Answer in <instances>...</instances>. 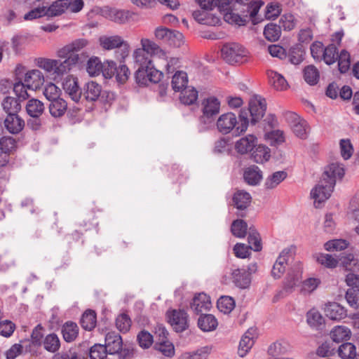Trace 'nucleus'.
I'll return each instance as SVG.
<instances>
[{"mask_svg": "<svg viewBox=\"0 0 359 359\" xmlns=\"http://www.w3.org/2000/svg\"><path fill=\"white\" fill-rule=\"evenodd\" d=\"M188 83V76L183 71L177 72L172 76L171 85L175 92H180L185 88Z\"/></svg>", "mask_w": 359, "mask_h": 359, "instance_id": "4c0bfd02", "label": "nucleus"}, {"mask_svg": "<svg viewBox=\"0 0 359 359\" xmlns=\"http://www.w3.org/2000/svg\"><path fill=\"white\" fill-rule=\"evenodd\" d=\"M137 340L141 348L147 349L154 343V337L149 332L143 330L138 333Z\"/></svg>", "mask_w": 359, "mask_h": 359, "instance_id": "bf43d9fd", "label": "nucleus"}, {"mask_svg": "<svg viewBox=\"0 0 359 359\" xmlns=\"http://www.w3.org/2000/svg\"><path fill=\"white\" fill-rule=\"evenodd\" d=\"M42 344L46 351L55 353L60 347V341L56 334L51 333L46 336Z\"/></svg>", "mask_w": 359, "mask_h": 359, "instance_id": "79ce46f5", "label": "nucleus"}, {"mask_svg": "<svg viewBox=\"0 0 359 359\" xmlns=\"http://www.w3.org/2000/svg\"><path fill=\"white\" fill-rule=\"evenodd\" d=\"M135 62L138 66L135 79L139 86H146L149 83H157L163 76L162 72L155 68L151 55L142 48L134 51Z\"/></svg>", "mask_w": 359, "mask_h": 359, "instance_id": "f03ea898", "label": "nucleus"}, {"mask_svg": "<svg viewBox=\"0 0 359 359\" xmlns=\"http://www.w3.org/2000/svg\"><path fill=\"white\" fill-rule=\"evenodd\" d=\"M231 279L234 285L240 289L248 288L251 284L252 277L245 268H238L232 271Z\"/></svg>", "mask_w": 359, "mask_h": 359, "instance_id": "dca6fc26", "label": "nucleus"}, {"mask_svg": "<svg viewBox=\"0 0 359 359\" xmlns=\"http://www.w3.org/2000/svg\"><path fill=\"white\" fill-rule=\"evenodd\" d=\"M109 354L118 353L123 346V341L121 335L114 332H109L105 337V345Z\"/></svg>", "mask_w": 359, "mask_h": 359, "instance_id": "412c9836", "label": "nucleus"}, {"mask_svg": "<svg viewBox=\"0 0 359 359\" xmlns=\"http://www.w3.org/2000/svg\"><path fill=\"white\" fill-rule=\"evenodd\" d=\"M330 338L334 342L340 343L350 338L351 330L345 326H336L330 332Z\"/></svg>", "mask_w": 359, "mask_h": 359, "instance_id": "58836bf2", "label": "nucleus"}, {"mask_svg": "<svg viewBox=\"0 0 359 359\" xmlns=\"http://www.w3.org/2000/svg\"><path fill=\"white\" fill-rule=\"evenodd\" d=\"M16 148L15 140L10 136H4L0 139V150L11 154Z\"/></svg>", "mask_w": 359, "mask_h": 359, "instance_id": "338daca9", "label": "nucleus"}, {"mask_svg": "<svg viewBox=\"0 0 359 359\" xmlns=\"http://www.w3.org/2000/svg\"><path fill=\"white\" fill-rule=\"evenodd\" d=\"M303 73L305 81L310 86H314L318 82L320 73L315 66H306L304 67Z\"/></svg>", "mask_w": 359, "mask_h": 359, "instance_id": "49530a36", "label": "nucleus"}, {"mask_svg": "<svg viewBox=\"0 0 359 359\" xmlns=\"http://www.w3.org/2000/svg\"><path fill=\"white\" fill-rule=\"evenodd\" d=\"M62 88L69 97L75 102L82 98V88L79 85L78 79L68 75L62 81Z\"/></svg>", "mask_w": 359, "mask_h": 359, "instance_id": "4468645a", "label": "nucleus"}, {"mask_svg": "<svg viewBox=\"0 0 359 359\" xmlns=\"http://www.w3.org/2000/svg\"><path fill=\"white\" fill-rule=\"evenodd\" d=\"M199 6L204 10H212L214 7H218L220 11H226L229 7L233 0H198Z\"/></svg>", "mask_w": 359, "mask_h": 359, "instance_id": "72a5a7b5", "label": "nucleus"}, {"mask_svg": "<svg viewBox=\"0 0 359 359\" xmlns=\"http://www.w3.org/2000/svg\"><path fill=\"white\" fill-rule=\"evenodd\" d=\"M339 71L341 74L346 73L351 65V56L346 50H342L337 56Z\"/></svg>", "mask_w": 359, "mask_h": 359, "instance_id": "6e6d98bb", "label": "nucleus"}, {"mask_svg": "<svg viewBox=\"0 0 359 359\" xmlns=\"http://www.w3.org/2000/svg\"><path fill=\"white\" fill-rule=\"evenodd\" d=\"M1 106L4 111L7 114L19 113L21 110V104L18 99L6 96L1 102Z\"/></svg>", "mask_w": 359, "mask_h": 359, "instance_id": "ea45409f", "label": "nucleus"}, {"mask_svg": "<svg viewBox=\"0 0 359 359\" xmlns=\"http://www.w3.org/2000/svg\"><path fill=\"white\" fill-rule=\"evenodd\" d=\"M291 128L297 137L302 140H304L307 137V122L304 119L302 118L299 120V121L292 125Z\"/></svg>", "mask_w": 359, "mask_h": 359, "instance_id": "e2e57ef3", "label": "nucleus"}, {"mask_svg": "<svg viewBox=\"0 0 359 359\" xmlns=\"http://www.w3.org/2000/svg\"><path fill=\"white\" fill-rule=\"evenodd\" d=\"M217 306L221 312L229 313L235 307V301L229 296H222L217 300Z\"/></svg>", "mask_w": 359, "mask_h": 359, "instance_id": "5fc2aeb1", "label": "nucleus"}, {"mask_svg": "<svg viewBox=\"0 0 359 359\" xmlns=\"http://www.w3.org/2000/svg\"><path fill=\"white\" fill-rule=\"evenodd\" d=\"M256 330L253 328L248 329L243 335L238 346V354L240 357H245L252 348L255 343Z\"/></svg>", "mask_w": 359, "mask_h": 359, "instance_id": "a211bd4d", "label": "nucleus"}, {"mask_svg": "<svg viewBox=\"0 0 359 359\" xmlns=\"http://www.w3.org/2000/svg\"><path fill=\"white\" fill-rule=\"evenodd\" d=\"M190 306L196 314L203 311H208L211 307L210 297L203 292L198 293L193 298Z\"/></svg>", "mask_w": 359, "mask_h": 359, "instance_id": "4be33fe9", "label": "nucleus"}, {"mask_svg": "<svg viewBox=\"0 0 359 359\" xmlns=\"http://www.w3.org/2000/svg\"><path fill=\"white\" fill-rule=\"evenodd\" d=\"M165 316L175 332L181 333L189 328V315L184 310L170 309L167 311Z\"/></svg>", "mask_w": 359, "mask_h": 359, "instance_id": "6e6552de", "label": "nucleus"}, {"mask_svg": "<svg viewBox=\"0 0 359 359\" xmlns=\"http://www.w3.org/2000/svg\"><path fill=\"white\" fill-rule=\"evenodd\" d=\"M306 322L311 327L321 330L324 327L325 320L320 313L313 308L306 313Z\"/></svg>", "mask_w": 359, "mask_h": 359, "instance_id": "cd10ccee", "label": "nucleus"}, {"mask_svg": "<svg viewBox=\"0 0 359 359\" xmlns=\"http://www.w3.org/2000/svg\"><path fill=\"white\" fill-rule=\"evenodd\" d=\"M344 175L342 164L332 163L326 166L319 183L311 191L315 203H321L328 199L334 191L337 180H341Z\"/></svg>", "mask_w": 359, "mask_h": 359, "instance_id": "f257e3e1", "label": "nucleus"}, {"mask_svg": "<svg viewBox=\"0 0 359 359\" xmlns=\"http://www.w3.org/2000/svg\"><path fill=\"white\" fill-rule=\"evenodd\" d=\"M100 43L102 46L107 49L111 50L116 48H121V57L125 59L129 53V44L128 42L123 40L119 36H111L100 39Z\"/></svg>", "mask_w": 359, "mask_h": 359, "instance_id": "ddd939ff", "label": "nucleus"}, {"mask_svg": "<svg viewBox=\"0 0 359 359\" xmlns=\"http://www.w3.org/2000/svg\"><path fill=\"white\" fill-rule=\"evenodd\" d=\"M267 75L270 83L278 90H282L286 88L287 85L285 79L278 72L269 70L267 72Z\"/></svg>", "mask_w": 359, "mask_h": 359, "instance_id": "a18cd8bd", "label": "nucleus"}, {"mask_svg": "<svg viewBox=\"0 0 359 359\" xmlns=\"http://www.w3.org/2000/svg\"><path fill=\"white\" fill-rule=\"evenodd\" d=\"M263 2L260 1H249L244 7L241 9L243 17L248 15L253 18L257 15Z\"/></svg>", "mask_w": 359, "mask_h": 359, "instance_id": "8fccbe9b", "label": "nucleus"}, {"mask_svg": "<svg viewBox=\"0 0 359 359\" xmlns=\"http://www.w3.org/2000/svg\"><path fill=\"white\" fill-rule=\"evenodd\" d=\"M248 248L255 252H259L262 249L261 236L254 226L249 227L248 236Z\"/></svg>", "mask_w": 359, "mask_h": 359, "instance_id": "473e14b6", "label": "nucleus"}, {"mask_svg": "<svg viewBox=\"0 0 359 359\" xmlns=\"http://www.w3.org/2000/svg\"><path fill=\"white\" fill-rule=\"evenodd\" d=\"M250 114L251 125H255L264 116L266 111V101L259 95H255L249 102V107L245 109Z\"/></svg>", "mask_w": 359, "mask_h": 359, "instance_id": "9b49d317", "label": "nucleus"}, {"mask_svg": "<svg viewBox=\"0 0 359 359\" xmlns=\"http://www.w3.org/2000/svg\"><path fill=\"white\" fill-rule=\"evenodd\" d=\"M154 348L166 357L172 358L175 355L174 345L168 339L161 341H156Z\"/></svg>", "mask_w": 359, "mask_h": 359, "instance_id": "09e8293b", "label": "nucleus"}, {"mask_svg": "<svg viewBox=\"0 0 359 359\" xmlns=\"http://www.w3.org/2000/svg\"><path fill=\"white\" fill-rule=\"evenodd\" d=\"M88 44V41L84 39H79L74 41L72 43L65 46L58 50L57 55L59 57L57 61V65L55 67L54 77L63 76L67 74L77 61V57H69V54L71 50L74 49L75 46H86Z\"/></svg>", "mask_w": 359, "mask_h": 359, "instance_id": "20e7f679", "label": "nucleus"}, {"mask_svg": "<svg viewBox=\"0 0 359 359\" xmlns=\"http://www.w3.org/2000/svg\"><path fill=\"white\" fill-rule=\"evenodd\" d=\"M131 319L126 313H121L116 319V327L122 332H127L131 326Z\"/></svg>", "mask_w": 359, "mask_h": 359, "instance_id": "052dcab7", "label": "nucleus"}, {"mask_svg": "<svg viewBox=\"0 0 359 359\" xmlns=\"http://www.w3.org/2000/svg\"><path fill=\"white\" fill-rule=\"evenodd\" d=\"M248 231H249L248 224L243 219H236L231 224V232L237 238H244L246 236Z\"/></svg>", "mask_w": 359, "mask_h": 359, "instance_id": "37998d69", "label": "nucleus"}, {"mask_svg": "<svg viewBox=\"0 0 359 359\" xmlns=\"http://www.w3.org/2000/svg\"><path fill=\"white\" fill-rule=\"evenodd\" d=\"M346 283L349 288L346 292V299L350 306L359 308V275L348 273L346 276Z\"/></svg>", "mask_w": 359, "mask_h": 359, "instance_id": "1a4fd4ad", "label": "nucleus"}, {"mask_svg": "<svg viewBox=\"0 0 359 359\" xmlns=\"http://www.w3.org/2000/svg\"><path fill=\"white\" fill-rule=\"evenodd\" d=\"M303 267L300 262H296L290 269L285 278L281 293L290 294L295 287L299 286L302 278Z\"/></svg>", "mask_w": 359, "mask_h": 359, "instance_id": "9d476101", "label": "nucleus"}, {"mask_svg": "<svg viewBox=\"0 0 359 359\" xmlns=\"http://www.w3.org/2000/svg\"><path fill=\"white\" fill-rule=\"evenodd\" d=\"M48 108L52 116L55 118L61 117L67 109V103L64 99L60 97L50 101Z\"/></svg>", "mask_w": 359, "mask_h": 359, "instance_id": "2f4dec72", "label": "nucleus"}, {"mask_svg": "<svg viewBox=\"0 0 359 359\" xmlns=\"http://www.w3.org/2000/svg\"><path fill=\"white\" fill-rule=\"evenodd\" d=\"M263 33L267 41L271 42L277 41L281 36L280 26L273 22L268 23L264 27Z\"/></svg>", "mask_w": 359, "mask_h": 359, "instance_id": "e433bc0d", "label": "nucleus"}, {"mask_svg": "<svg viewBox=\"0 0 359 359\" xmlns=\"http://www.w3.org/2000/svg\"><path fill=\"white\" fill-rule=\"evenodd\" d=\"M61 332L64 340L67 342H72L78 337L79 327L76 323L67 321L62 325Z\"/></svg>", "mask_w": 359, "mask_h": 359, "instance_id": "c756f323", "label": "nucleus"}, {"mask_svg": "<svg viewBox=\"0 0 359 359\" xmlns=\"http://www.w3.org/2000/svg\"><path fill=\"white\" fill-rule=\"evenodd\" d=\"M287 177V172L284 170L276 171L269 175L264 182L266 189H273L280 184Z\"/></svg>", "mask_w": 359, "mask_h": 359, "instance_id": "f704fd0d", "label": "nucleus"}, {"mask_svg": "<svg viewBox=\"0 0 359 359\" xmlns=\"http://www.w3.org/2000/svg\"><path fill=\"white\" fill-rule=\"evenodd\" d=\"M26 111L30 117L41 116L44 111L43 103L38 99L32 98L26 104Z\"/></svg>", "mask_w": 359, "mask_h": 359, "instance_id": "c9c22d12", "label": "nucleus"}, {"mask_svg": "<svg viewBox=\"0 0 359 359\" xmlns=\"http://www.w3.org/2000/svg\"><path fill=\"white\" fill-rule=\"evenodd\" d=\"M222 57L227 63L235 65L247 60L248 50L241 44L229 43L224 44L222 49Z\"/></svg>", "mask_w": 359, "mask_h": 359, "instance_id": "423d86ee", "label": "nucleus"}, {"mask_svg": "<svg viewBox=\"0 0 359 359\" xmlns=\"http://www.w3.org/2000/svg\"><path fill=\"white\" fill-rule=\"evenodd\" d=\"M248 126V112L245 109H241L238 120L234 113L227 112L222 114L217 121V128L223 135L233 132L234 135L238 136L246 131Z\"/></svg>", "mask_w": 359, "mask_h": 359, "instance_id": "7ed1b4c3", "label": "nucleus"}, {"mask_svg": "<svg viewBox=\"0 0 359 359\" xmlns=\"http://www.w3.org/2000/svg\"><path fill=\"white\" fill-rule=\"evenodd\" d=\"M60 89L53 83L47 84L43 90L44 96L50 102L60 98Z\"/></svg>", "mask_w": 359, "mask_h": 359, "instance_id": "69168bd1", "label": "nucleus"}, {"mask_svg": "<svg viewBox=\"0 0 359 359\" xmlns=\"http://www.w3.org/2000/svg\"><path fill=\"white\" fill-rule=\"evenodd\" d=\"M24 81L28 89L36 90L44 83V76L39 69L28 71L25 75Z\"/></svg>", "mask_w": 359, "mask_h": 359, "instance_id": "6ab92c4d", "label": "nucleus"}, {"mask_svg": "<svg viewBox=\"0 0 359 359\" xmlns=\"http://www.w3.org/2000/svg\"><path fill=\"white\" fill-rule=\"evenodd\" d=\"M293 254L294 248L292 247L285 248L280 252L271 270V276L275 279H278L283 276L285 271L286 265H287L289 260L292 258Z\"/></svg>", "mask_w": 359, "mask_h": 359, "instance_id": "f8f14e48", "label": "nucleus"}, {"mask_svg": "<svg viewBox=\"0 0 359 359\" xmlns=\"http://www.w3.org/2000/svg\"><path fill=\"white\" fill-rule=\"evenodd\" d=\"M4 124L10 133L18 134L25 127V121L18 115V113H10L7 114Z\"/></svg>", "mask_w": 359, "mask_h": 359, "instance_id": "f3484780", "label": "nucleus"}, {"mask_svg": "<svg viewBox=\"0 0 359 359\" xmlns=\"http://www.w3.org/2000/svg\"><path fill=\"white\" fill-rule=\"evenodd\" d=\"M67 2L61 1V3H58V1L53 2L48 7L46 6V13H47L46 16L53 17L57 16L66 11L68 8Z\"/></svg>", "mask_w": 359, "mask_h": 359, "instance_id": "864d4df0", "label": "nucleus"}, {"mask_svg": "<svg viewBox=\"0 0 359 359\" xmlns=\"http://www.w3.org/2000/svg\"><path fill=\"white\" fill-rule=\"evenodd\" d=\"M141 45L142 47V49L147 53L148 55H151V57L162 52V49L158 44L148 39H142Z\"/></svg>", "mask_w": 359, "mask_h": 359, "instance_id": "4d7b16f0", "label": "nucleus"}, {"mask_svg": "<svg viewBox=\"0 0 359 359\" xmlns=\"http://www.w3.org/2000/svg\"><path fill=\"white\" fill-rule=\"evenodd\" d=\"M181 92L180 101L182 104L186 105H191L194 104L198 98V91L194 88H184Z\"/></svg>", "mask_w": 359, "mask_h": 359, "instance_id": "603ef678", "label": "nucleus"}, {"mask_svg": "<svg viewBox=\"0 0 359 359\" xmlns=\"http://www.w3.org/2000/svg\"><path fill=\"white\" fill-rule=\"evenodd\" d=\"M27 88L25 83H23L21 80L13 84V92L17 96L16 99L20 102L29 98V95L27 92Z\"/></svg>", "mask_w": 359, "mask_h": 359, "instance_id": "0e129e2a", "label": "nucleus"}, {"mask_svg": "<svg viewBox=\"0 0 359 359\" xmlns=\"http://www.w3.org/2000/svg\"><path fill=\"white\" fill-rule=\"evenodd\" d=\"M103 64L97 57L89 58L86 63V71L91 76H95L101 74Z\"/></svg>", "mask_w": 359, "mask_h": 359, "instance_id": "3c124183", "label": "nucleus"}, {"mask_svg": "<svg viewBox=\"0 0 359 359\" xmlns=\"http://www.w3.org/2000/svg\"><path fill=\"white\" fill-rule=\"evenodd\" d=\"M262 177V171L255 165L246 168L243 171L244 181L249 185L257 186L259 184Z\"/></svg>", "mask_w": 359, "mask_h": 359, "instance_id": "b1692460", "label": "nucleus"}, {"mask_svg": "<svg viewBox=\"0 0 359 359\" xmlns=\"http://www.w3.org/2000/svg\"><path fill=\"white\" fill-rule=\"evenodd\" d=\"M320 283V280L315 278H309L302 282L301 281L300 292L304 294H309L314 291Z\"/></svg>", "mask_w": 359, "mask_h": 359, "instance_id": "13d9d810", "label": "nucleus"}, {"mask_svg": "<svg viewBox=\"0 0 359 359\" xmlns=\"http://www.w3.org/2000/svg\"><path fill=\"white\" fill-rule=\"evenodd\" d=\"M217 325V320L212 314H202L198 318V327L203 332L213 331Z\"/></svg>", "mask_w": 359, "mask_h": 359, "instance_id": "a878e982", "label": "nucleus"}, {"mask_svg": "<svg viewBox=\"0 0 359 359\" xmlns=\"http://www.w3.org/2000/svg\"><path fill=\"white\" fill-rule=\"evenodd\" d=\"M305 50L301 43H297L292 46L287 53L288 60L293 65L300 64L304 59Z\"/></svg>", "mask_w": 359, "mask_h": 359, "instance_id": "7c9ffc66", "label": "nucleus"}, {"mask_svg": "<svg viewBox=\"0 0 359 359\" xmlns=\"http://www.w3.org/2000/svg\"><path fill=\"white\" fill-rule=\"evenodd\" d=\"M135 13L128 10H120L109 8L107 13V17L111 21L118 24H125L133 19Z\"/></svg>", "mask_w": 359, "mask_h": 359, "instance_id": "5701e85b", "label": "nucleus"}, {"mask_svg": "<svg viewBox=\"0 0 359 359\" xmlns=\"http://www.w3.org/2000/svg\"><path fill=\"white\" fill-rule=\"evenodd\" d=\"M348 243L344 239H334L329 241L325 244V249L327 251H341L345 250Z\"/></svg>", "mask_w": 359, "mask_h": 359, "instance_id": "680f3d73", "label": "nucleus"}, {"mask_svg": "<svg viewBox=\"0 0 359 359\" xmlns=\"http://www.w3.org/2000/svg\"><path fill=\"white\" fill-rule=\"evenodd\" d=\"M338 55V49L336 45L330 43L327 47H324L322 59L327 65H330L337 61Z\"/></svg>", "mask_w": 359, "mask_h": 359, "instance_id": "de8ad7c7", "label": "nucleus"}, {"mask_svg": "<svg viewBox=\"0 0 359 359\" xmlns=\"http://www.w3.org/2000/svg\"><path fill=\"white\" fill-rule=\"evenodd\" d=\"M325 316L332 320H340L346 317V310L337 302H329L324 308Z\"/></svg>", "mask_w": 359, "mask_h": 359, "instance_id": "aec40b11", "label": "nucleus"}, {"mask_svg": "<svg viewBox=\"0 0 359 359\" xmlns=\"http://www.w3.org/2000/svg\"><path fill=\"white\" fill-rule=\"evenodd\" d=\"M201 105L203 114L199 117V121L208 128L214 123L215 117L219 112L220 101L216 97L210 96L203 100Z\"/></svg>", "mask_w": 359, "mask_h": 359, "instance_id": "0eeeda50", "label": "nucleus"}, {"mask_svg": "<svg viewBox=\"0 0 359 359\" xmlns=\"http://www.w3.org/2000/svg\"><path fill=\"white\" fill-rule=\"evenodd\" d=\"M252 197L250 194L244 191H238L233 196L234 206L238 210L237 216L246 217L245 209L250 205Z\"/></svg>", "mask_w": 359, "mask_h": 359, "instance_id": "2eb2a0df", "label": "nucleus"}, {"mask_svg": "<svg viewBox=\"0 0 359 359\" xmlns=\"http://www.w3.org/2000/svg\"><path fill=\"white\" fill-rule=\"evenodd\" d=\"M54 359H86L85 356H82L81 353H79L76 348H69L67 351H62L61 353H56Z\"/></svg>", "mask_w": 359, "mask_h": 359, "instance_id": "774afa93", "label": "nucleus"}, {"mask_svg": "<svg viewBox=\"0 0 359 359\" xmlns=\"http://www.w3.org/2000/svg\"><path fill=\"white\" fill-rule=\"evenodd\" d=\"M257 137L253 135H249L241 138L236 143V151L242 154L252 151L256 146Z\"/></svg>", "mask_w": 359, "mask_h": 359, "instance_id": "393cba45", "label": "nucleus"}, {"mask_svg": "<svg viewBox=\"0 0 359 359\" xmlns=\"http://www.w3.org/2000/svg\"><path fill=\"white\" fill-rule=\"evenodd\" d=\"M82 98L88 102H99L104 105H111L115 100V94L103 90L102 86L94 81H88L82 88Z\"/></svg>", "mask_w": 359, "mask_h": 359, "instance_id": "39448f33", "label": "nucleus"}, {"mask_svg": "<svg viewBox=\"0 0 359 359\" xmlns=\"http://www.w3.org/2000/svg\"><path fill=\"white\" fill-rule=\"evenodd\" d=\"M338 355L341 359H358L359 354L356 352V346L351 342H344L337 348Z\"/></svg>", "mask_w": 359, "mask_h": 359, "instance_id": "c85d7f7f", "label": "nucleus"}, {"mask_svg": "<svg viewBox=\"0 0 359 359\" xmlns=\"http://www.w3.org/2000/svg\"><path fill=\"white\" fill-rule=\"evenodd\" d=\"M96 322V313L90 309H88L83 313L80 320L81 327L84 330L88 331L92 330L95 327Z\"/></svg>", "mask_w": 359, "mask_h": 359, "instance_id": "a19ab883", "label": "nucleus"}, {"mask_svg": "<svg viewBox=\"0 0 359 359\" xmlns=\"http://www.w3.org/2000/svg\"><path fill=\"white\" fill-rule=\"evenodd\" d=\"M107 353H108L107 348L104 345L95 344L89 350L87 349L83 356H85L86 358L89 356L90 359H105Z\"/></svg>", "mask_w": 359, "mask_h": 359, "instance_id": "c03bdc74", "label": "nucleus"}, {"mask_svg": "<svg viewBox=\"0 0 359 359\" xmlns=\"http://www.w3.org/2000/svg\"><path fill=\"white\" fill-rule=\"evenodd\" d=\"M271 157L270 149L264 145H256L251 154V158L257 163H264Z\"/></svg>", "mask_w": 359, "mask_h": 359, "instance_id": "bb28decb", "label": "nucleus"}]
</instances>
